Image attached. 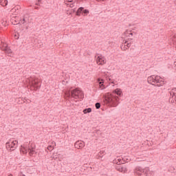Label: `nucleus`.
Wrapping results in <instances>:
<instances>
[{
    "label": "nucleus",
    "mask_w": 176,
    "mask_h": 176,
    "mask_svg": "<svg viewBox=\"0 0 176 176\" xmlns=\"http://www.w3.org/2000/svg\"><path fill=\"white\" fill-rule=\"evenodd\" d=\"M65 96L67 98H69L72 97V98H74L75 100H83L85 98V94H83V91L78 89V88H76L73 90H68L65 92Z\"/></svg>",
    "instance_id": "obj_1"
},
{
    "label": "nucleus",
    "mask_w": 176,
    "mask_h": 176,
    "mask_svg": "<svg viewBox=\"0 0 176 176\" xmlns=\"http://www.w3.org/2000/svg\"><path fill=\"white\" fill-rule=\"evenodd\" d=\"M28 150L30 156H32V155H34V153H35V148L34 147L31 148V146H28Z\"/></svg>",
    "instance_id": "obj_11"
},
{
    "label": "nucleus",
    "mask_w": 176,
    "mask_h": 176,
    "mask_svg": "<svg viewBox=\"0 0 176 176\" xmlns=\"http://www.w3.org/2000/svg\"><path fill=\"white\" fill-rule=\"evenodd\" d=\"M22 176H25V175H22Z\"/></svg>",
    "instance_id": "obj_41"
},
{
    "label": "nucleus",
    "mask_w": 176,
    "mask_h": 176,
    "mask_svg": "<svg viewBox=\"0 0 176 176\" xmlns=\"http://www.w3.org/2000/svg\"><path fill=\"white\" fill-rule=\"evenodd\" d=\"M19 23L21 24H25V23H28V18H26V17H23V19H21L20 21H19Z\"/></svg>",
    "instance_id": "obj_16"
},
{
    "label": "nucleus",
    "mask_w": 176,
    "mask_h": 176,
    "mask_svg": "<svg viewBox=\"0 0 176 176\" xmlns=\"http://www.w3.org/2000/svg\"><path fill=\"white\" fill-rule=\"evenodd\" d=\"M74 1L76 2V0H71L70 2H74Z\"/></svg>",
    "instance_id": "obj_34"
},
{
    "label": "nucleus",
    "mask_w": 176,
    "mask_h": 176,
    "mask_svg": "<svg viewBox=\"0 0 176 176\" xmlns=\"http://www.w3.org/2000/svg\"><path fill=\"white\" fill-rule=\"evenodd\" d=\"M39 82L36 80H34L32 82V85L33 86V87H34L35 90H38V89H41V86L38 85Z\"/></svg>",
    "instance_id": "obj_12"
},
{
    "label": "nucleus",
    "mask_w": 176,
    "mask_h": 176,
    "mask_svg": "<svg viewBox=\"0 0 176 176\" xmlns=\"http://www.w3.org/2000/svg\"><path fill=\"white\" fill-rule=\"evenodd\" d=\"M3 52H5L6 53H7L8 56L9 54H12V50L8 46Z\"/></svg>",
    "instance_id": "obj_17"
},
{
    "label": "nucleus",
    "mask_w": 176,
    "mask_h": 176,
    "mask_svg": "<svg viewBox=\"0 0 176 176\" xmlns=\"http://www.w3.org/2000/svg\"><path fill=\"white\" fill-rule=\"evenodd\" d=\"M74 146H75V148H76L77 149H80V148L85 147V142L78 140L75 143Z\"/></svg>",
    "instance_id": "obj_10"
},
{
    "label": "nucleus",
    "mask_w": 176,
    "mask_h": 176,
    "mask_svg": "<svg viewBox=\"0 0 176 176\" xmlns=\"http://www.w3.org/2000/svg\"><path fill=\"white\" fill-rule=\"evenodd\" d=\"M96 63L98 65H102L103 64H107V59L102 54L98 56L96 58Z\"/></svg>",
    "instance_id": "obj_7"
},
{
    "label": "nucleus",
    "mask_w": 176,
    "mask_h": 176,
    "mask_svg": "<svg viewBox=\"0 0 176 176\" xmlns=\"http://www.w3.org/2000/svg\"><path fill=\"white\" fill-rule=\"evenodd\" d=\"M52 149H53V147H52V146H48V150H49V151H50V150H52Z\"/></svg>",
    "instance_id": "obj_28"
},
{
    "label": "nucleus",
    "mask_w": 176,
    "mask_h": 176,
    "mask_svg": "<svg viewBox=\"0 0 176 176\" xmlns=\"http://www.w3.org/2000/svg\"><path fill=\"white\" fill-rule=\"evenodd\" d=\"M14 36H15V39H19V36L15 34Z\"/></svg>",
    "instance_id": "obj_29"
},
{
    "label": "nucleus",
    "mask_w": 176,
    "mask_h": 176,
    "mask_svg": "<svg viewBox=\"0 0 176 176\" xmlns=\"http://www.w3.org/2000/svg\"><path fill=\"white\" fill-rule=\"evenodd\" d=\"M98 82H99V87L100 90H104L105 89V85H104V80H100V78H98Z\"/></svg>",
    "instance_id": "obj_13"
},
{
    "label": "nucleus",
    "mask_w": 176,
    "mask_h": 176,
    "mask_svg": "<svg viewBox=\"0 0 176 176\" xmlns=\"http://www.w3.org/2000/svg\"><path fill=\"white\" fill-rule=\"evenodd\" d=\"M109 80H111V78H109Z\"/></svg>",
    "instance_id": "obj_40"
},
{
    "label": "nucleus",
    "mask_w": 176,
    "mask_h": 176,
    "mask_svg": "<svg viewBox=\"0 0 176 176\" xmlns=\"http://www.w3.org/2000/svg\"><path fill=\"white\" fill-rule=\"evenodd\" d=\"M124 46H126V47H130V46H131V43H126V45H124Z\"/></svg>",
    "instance_id": "obj_26"
},
{
    "label": "nucleus",
    "mask_w": 176,
    "mask_h": 176,
    "mask_svg": "<svg viewBox=\"0 0 176 176\" xmlns=\"http://www.w3.org/2000/svg\"><path fill=\"white\" fill-rule=\"evenodd\" d=\"M174 90H176V88L173 89L170 91V96H172V97L175 96V91H174Z\"/></svg>",
    "instance_id": "obj_22"
},
{
    "label": "nucleus",
    "mask_w": 176,
    "mask_h": 176,
    "mask_svg": "<svg viewBox=\"0 0 176 176\" xmlns=\"http://www.w3.org/2000/svg\"><path fill=\"white\" fill-rule=\"evenodd\" d=\"M174 65H175V67H176V61L174 63Z\"/></svg>",
    "instance_id": "obj_37"
},
{
    "label": "nucleus",
    "mask_w": 176,
    "mask_h": 176,
    "mask_svg": "<svg viewBox=\"0 0 176 176\" xmlns=\"http://www.w3.org/2000/svg\"><path fill=\"white\" fill-rule=\"evenodd\" d=\"M116 170H117V171H119L120 173H127V167H126L125 165H122L120 164H118L116 166Z\"/></svg>",
    "instance_id": "obj_8"
},
{
    "label": "nucleus",
    "mask_w": 176,
    "mask_h": 176,
    "mask_svg": "<svg viewBox=\"0 0 176 176\" xmlns=\"http://www.w3.org/2000/svg\"><path fill=\"white\" fill-rule=\"evenodd\" d=\"M170 39L173 41V42H176V34H174L170 37Z\"/></svg>",
    "instance_id": "obj_24"
},
{
    "label": "nucleus",
    "mask_w": 176,
    "mask_h": 176,
    "mask_svg": "<svg viewBox=\"0 0 176 176\" xmlns=\"http://www.w3.org/2000/svg\"><path fill=\"white\" fill-rule=\"evenodd\" d=\"M149 171V168H142L141 166H138L134 169L133 173L134 174H136V175L141 176L142 174H144V175L150 176L148 173Z\"/></svg>",
    "instance_id": "obj_4"
},
{
    "label": "nucleus",
    "mask_w": 176,
    "mask_h": 176,
    "mask_svg": "<svg viewBox=\"0 0 176 176\" xmlns=\"http://www.w3.org/2000/svg\"><path fill=\"white\" fill-rule=\"evenodd\" d=\"M113 163L116 164H118V162H116V160H113Z\"/></svg>",
    "instance_id": "obj_30"
},
{
    "label": "nucleus",
    "mask_w": 176,
    "mask_h": 176,
    "mask_svg": "<svg viewBox=\"0 0 176 176\" xmlns=\"http://www.w3.org/2000/svg\"><path fill=\"white\" fill-rule=\"evenodd\" d=\"M113 93L115 94H117V96H122V89L117 88L113 91Z\"/></svg>",
    "instance_id": "obj_15"
},
{
    "label": "nucleus",
    "mask_w": 176,
    "mask_h": 176,
    "mask_svg": "<svg viewBox=\"0 0 176 176\" xmlns=\"http://www.w3.org/2000/svg\"><path fill=\"white\" fill-rule=\"evenodd\" d=\"M96 57H97V56H95V58H96Z\"/></svg>",
    "instance_id": "obj_42"
},
{
    "label": "nucleus",
    "mask_w": 176,
    "mask_h": 176,
    "mask_svg": "<svg viewBox=\"0 0 176 176\" xmlns=\"http://www.w3.org/2000/svg\"><path fill=\"white\" fill-rule=\"evenodd\" d=\"M0 5L1 6H8V0H0Z\"/></svg>",
    "instance_id": "obj_18"
},
{
    "label": "nucleus",
    "mask_w": 176,
    "mask_h": 176,
    "mask_svg": "<svg viewBox=\"0 0 176 176\" xmlns=\"http://www.w3.org/2000/svg\"><path fill=\"white\" fill-rule=\"evenodd\" d=\"M175 97H176V92H175Z\"/></svg>",
    "instance_id": "obj_44"
},
{
    "label": "nucleus",
    "mask_w": 176,
    "mask_h": 176,
    "mask_svg": "<svg viewBox=\"0 0 176 176\" xmlns=\"http://www.w3.org/2000/svg\"><path fill=\"white\" fill-rule=\"evenodd\" d=\"M111 83H112L113 85H115V81H111Z\"/></svg>",
    "instance_id": "obj_32"
},
{
    "label": "nucleus",
    "mask_w": 176,
    "mask_h": 176,
    "mask_svg": "<svg viewBox=\"0 0 176 176\" xmlns=\"http://www.w3.org/2000/svg\"><path fill=\"white\" fill-rule=\"evenodd\" d=\"M124 50H127V47H124Z\"/></svg>",
    "instance_id": "obj_35"
},
{
    "label": "nucleus",
    "mask_w": 176,
    "mask_h": 176,
    "mask_svg": "<svg viewBox=\"0 0 176 176\" xmlns=\"http://www.w3.org/2000/svg\"><path fill=\"white\" fill-rule=\"evenodd\" d=\"M8 44L4 43L3 41H0V48L3 50V52L4 51V50H6Z\"/></svg>",
    "instance_id": "obj_14"
},
{
    "label": "nucleus",
    "mask_w": 176,
    "mask_h": 176,
    "mask_svg": "<svg viewBox=\"0 0 176 176\" xmlns=\"http://www.w3.org/2000/svg\"><path fill=\"white\" fill-rule=\"evenodd\" d=\"M129 30H126L124 32V35L125 36H126V38H129L127 41H125L124 43H127V42H130V41H133V32H130Z\"/></svg>",
    "instance_id": "obj_9"
},
{
    "label": "nucleus",
    "mask_w": 176,
    "mask_h": 176,
    "mask_svg": "<svg viewBox=\"0 0 176 176\" xmlns=\"http://www.w3.org/2000/svg\"><path fill=\"white\" fill-rule=\"evenodd\" d=\"M11 12L14 13V12H16V13H19V6H15L14 8L12 9Z\"/></svg>",
    "instance_id": "obj_20"
},
{
    "label": "nucleus",
    "mask_w": 176,
    "mask_h": 176,
    "mask_svg": "<svg viewBox=\"0 0 176 176\" xmlns=\"http://www.w3.org/2000/svg\"><path fill=\"white\" fill-rule=\"evenodd\" d=\"M95 107H96V109H100V108H101V103H100V102H96V103L95 104Z\"/></svg>",
    "instance_id": "obj_23"
},
{
    "label": "nucleus",
    "mask_w": 176,
    "mask_h": 176,
    "mask_svg": "<svg viewBox=\"0 0 176 176\" xmlns=\"http://www.w3.org/2000/svg\"><path fill=\"white\" fill-rule=\"evenodd\" d=\"M67 5H69L70 8H74V3H72Z\"/></svg>",
    "instance_id": "obj_27"
},
{
    "label": "nucleus",
    "mask_w": 176,
    "mask_h": 176,
    "mask_svg": "<svg viewBox=\"0 0 176 176\" xmlns=\"http://www.w3.org/2000/svg\"><path fill=\"white\" fill-rule=\"evenodd\" d=\"M36 5H38V3H36Z\"/></svg>",
    "instance_id": "obj_45"
},
{
    "label": "nucleus",
    "mask_w": 176,
    "mask_h": 176,
    "mask_svg": "<svg viewBox=\"0 0 176 176\" xmlns=\"http://www.w3.org/2000/svg\"><path fill=\"white\" fill-rule=\"evenodd\" d=\"M97 1H98V2H100V1H104V0H97Z\"/></svg>",
    "instance_id": "obj_36"
},
{
    "label": "nucleus",
    "mask_w": 176,
    "mask_h": 176,
    "mask_svg": "<svg viewBox=\"0 0 176 176\" xmlns=\"http://www.w3.org/2000/svg\"><path fill=\"white\" fill-rule=\"evenodd\" d=\"M34 9L38 10V9H39V7H34Z\"/></svg>",
    "instance_id": "obj_33"
},
{
    "label": "nucleus",
    "mask_w": 176,
    "mask_h": 176,
    "mask_svg": "<svg viewBox=\"0 0 176 176\" xmlns=\"http://www.w3.org/2000/svg\"><path fill=\"white\" fill-rule=\"evenodd\" d=\"M118 162H119V163H122V160L119 159Z\"/></svg>",
    "instance_id": "obj_31"
},
{
    "label": "nucleus",
    "mask_w": 176,
    "mask_h": 176,
    "mask_svg": "<svg viewBox=\"0 0 176 176\" xmlns=\"http://www.w3.org/2000/svg\"><path fill=\"white\" fill-rule=\"evenodd\" d=\"M8 176H13V175L10 174V175H9Z\"/></svg>",
    "instance_id": "obj_39"
},
{
    "label": "nucleus",
    "mask_w": 176,
    "mask_h": 176,
    "mask_svg": "<svg viewBox=\"0 0 176 176\" xmlns=\"http://www.w3.org/2000/svg\"><path fill=\"white\" fill-rule=\"evenodd\" d=\"M168 171H169V173H175V168H174V166H170Z\"/></svg>",
    "instance_id": "obj_21"
},
{
    "label": "nucleus",
    "mask_w": 176,
    "mask_h": 176,
    "mask_svg": "<svg viewBox=\"0 0 176 176\" xmlns=\"http://www.w3.org/2000/svg\"><path fill=\"white\" fill-rule=\"evenodd\" d=\"M72 13H76V11L75 10V9H73L71 10L70 14H72Z\"/></svg>",
    "instance_id": "obj_25"
},
{
    "label": "nucleus",
    "mask_w": 176,
    "mask_h": 176,
    "mask_svg": "<svg viewBox=\"0 0 176 176\" xmlns=\"http://www.w3.org/2000/svg\"><path fill=\"white\" fill-rule=\"evenodd\" d=\"M160 79H162L160 76L153 75L148 77L147 82L149 83V85H152L153 86H157V87H161V86L164 85V81Z\"/></svg>",
    "instance_id": "obj_2"
},
{
    "label": "nucleus",
    "mask_w": 176,
    "mask_h": 176,
    "mask_svg": "<svg viewBox=\"0 0 176 176\" xmlns=\"http://www.w3.org/2000/svg\"><path fill=\"white\" fill-rule=\"evenodd\" d=\"M106 104H109L111 107H118L119 104V97L111 95L105 98Z\"/></svg>",
    "instance_id": "obj_3"
},
{
    "label": "nucleus",
    "mask_w": 176,
    "mask_h": 176,
    "mask_svg": "<svg viewBox=\"0 0 176 176\" xmlns=\"http://www.w3.org/2000/svg\"><path fill=\"white\" fill-rule=\"evenodd\" d=\"M100 153H104V151H100Z\"/></svg>",
    "instance_id": "obj_38"
},
{
    "label": "nucleus",
    "mask_w": 176,
    "mask_h": 176,
    "mask_svg": "<svg viewBox=\"0 0 176 176\" xmlns=\"http://www.w3.org/2000/svg\"><path fill=\"white\" fill-rule=\"evenodd\" d=\"M91 112V108H87L83 110V113H90Z\"/></svg>",
    "instance_id": "obj_19"
},
{
    "label": "nucleus",
    "mask_w": 176,
    "mask_h": 176,
    "mask_svg": "<svg viewBox=\"0 0 176 176\" xmlns=\"http://www.w3.org/2000/svg\"><path fill=\"white\" fill-rule=\"evenodd\" d=\"M81 13L84 14V16H87V14H89V10H85V8L80 7L76 12V16H80Z\"/></svg>",
    "instance_id": "obj_6"
},
{
    "label": "nucleus",
    "mask_w": 176,
    "mask_h": 176,
    "mask_svg": "<svg viewBox=\"0 0 176 176\" xmlns=\"http://www.w3.org/2000/svg\"><path fill=\"white\" fill-rule=\"evenodd\" d=\"M174 91H175V93L176 90H174Z\"/></svg>",
    "instance_id": "obj_43"
},
{
    "label": "nucleus",
    "mask_w": 176,
    "mask_h": 176,
    "mask_svg": "<svg viewBox=\"0 0 176 176\" xmlns=\"http://www.w3.org/2000/svg\"><path fill=\"white\" fill-rule=\"evenodd\" d=\"M17 140L12 141L10 140V142H8L6 144V148L7 151H10V152H12V151H15L16 149V145H17Z\"/></svg>",
    "instance_id": "obj_5"
}]
</instances>
